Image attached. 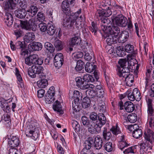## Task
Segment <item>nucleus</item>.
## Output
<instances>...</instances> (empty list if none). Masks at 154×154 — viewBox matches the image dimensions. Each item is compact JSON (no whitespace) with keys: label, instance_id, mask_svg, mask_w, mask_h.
<instances>
[{"label":"nucleus","instance_id":"nucleus-30","mask_svg":"<svg viewBox=\"0 0 154 154\" xmlns=\"http://www.w3.org/2000/svg\"><path fill=\"white\" fill-rule=\"evenodd\" d=\"M103 139L106 141L109 140L111 137V134L109 131H107V128H104V130L103 132Z\"/></svg>","mask_w":154,"mask_h":154},{"label":"nucleus","instance_id":"nucleus-13","mask_svg":"<svg viewBox=\"0 0 154 154\" xmlns=\"http://www.w3.org/2000/svg\"><path fill=\"white\" fill-rule=\"evenodd\" d=\"M103 143V140L100 136L97 135L95 137L94 146L96 149L98 150L100 149L102 147Z\"/></svg>","mask_w":154,"mask_h":154},{"label":"nucleus","instance_id":"nucleus-2","mask_svg":"<svg viewBox=\"0 0 154 154\" xmlns=\"http://www.w3.org/2000/svg\"><path fill=\"white\" fill-rule=\"evenodd\" d=\"M81 12V10L80 9L65 18L63 23V26L68 28H75L78 30L80 29L84 25L82 22L85 20L84 16L81 15L79 18V14Z\"/></svg>","mask_w":154,"mask_h":154},{"label":"nucleus","instance_id":"nucleus-28","mask_svg":"<svg viewBox=\"0 0 154 154\" xmlns=\"http://www.w3.org/2000/svg\"><path fill=\"white\" fill-rule=\"evenodd\" d=\"M109 22V20L105 18H103L101 20V28L103 30L105 33L107 32V30L108 27L107 25Z\"/></svg>","mask_w":154,"mask_h":154},{"label":"nucleus","instance_id":"nucleus-63","mask_svg":"<svg viewBox=\"0 0 154 154\" xmlns=\"http://www.w3.org/2000/svg\"><path fill=\"white\" fill-rule=\"evenodd\" d=\"M9 154H21L20 151L19 150L16 148H12L9 149Z\"/></svg>","mask_w":154,"mask_h":154},{"label":"nucleus","instance_id":"nucleus-9","mask_svg":"<svg viewBox=\"0 0 154 154\" xmlns=\"http://www.w3.org/2000/svg\"><path fill=\"white\" fill-rule=\"evenodd\" d=\"M63 56L62 54H57L54 57V65L55 66L59 68L61 67L63 63Z\"/></svg>","mask_w":154,"mask_h":154},{"label":"nucleus","instance_id":"nucleus-59","mask_svg":"<svg viewBox=\"0 0 154 154\" xmlns=\"http://www.w3.org/2000/svg\"><path fill=\"white\" fill-rule=\"evenodd\" d=\"M91 26L89 27V29L92 32H94L95 34L97 31V27L94 22H92Z\"/></svg>","mask_w":154,"mask_h":154},{"label":"nucleus","instance_id":"nucleus-44","mask_svg":"<svg viewBox=\"0 0 154 154\" xmlns=\"http://www.w3.org/2000/svg\"><path fill=\"white\" fill-rule=\"evenodd\" d=\"M133 91L135 100H136L137 101L140 100L141 98V96L140 91L136 88L134 89Z\"/></svg>","mask_w":154,"mask_h":154},{"label":"nucleus","instance_id":"nucleus-16","mask_svg":"<svg viewBox=\"0 0 154 154\" xmlns=\"http://www.w3.org/2000/svg\"><path fill=\"white\" fill-rule=\"evenodd\" d=\"M124 106L126 111L128 112H132L135 109L134 104L130 101H127L125 103Z\"/></svg>","mask_w":154,"mask_h":154},{"label":"nucleus","instance_id":"nucleus-33","mask_svg":"<svg viewBox=\"0 0 154 154\" xmlns=\"http://www.w3.org/2000/svg\"><path fill=\"white\" fill-rule=\"evenodd\" d=\"M54 96L47 94H46L45 96L46 103L48 104H50L53 103L54 100Z\"/></svg>","mask_w":154,"mask_h":154},{"label":"nucleus","instance_id":"nucleus-57","mask_svg":"<svg viewBox=\"0 0 154 154\" xmlns=\"http://www.w3.org/2000/svg\"><path fill=\"white\" fill-rule=\"evenodd\" d=\"M131 91V90H128L127 91L128 97L130 100L134 101L135 100V99L133 91L132 92Z\"/></svg>","mask_w":154,"mask_h":154},{"label":"nucleus","instance_id":"nucleus-37","mask_svg":"<svg viewBox=\"0 0 154 154\" xmlns=\"http://www.w3.org/2000/svg\"><path fill=\"white\" fill-rule=\"evenodd\" d=\"M84 62L81 60H79L77 62L76 66L75 67V69L77 71H80L82 70L84 68Z\"/></svg>","mask_w":154,"mask_h":154},{"label":"nucleus","instance_id":"nucleus-20","mask_svg":"<svg viewBox=\"0 0 154 154\" xmlns=\"http://www.w3.org/2000/svg\"><path fill=\"white\" fill-rule=\"evenodd\" d=\"M42 46V44L39 42L33 43L32 45L29 46V48L31 51H36L41 50Z\"/></svg>","mask_w":154,"mask_h":154},{"label":"nucleus","instance_id":"nucleus-60","mask_svg":"<svg viewBox=\"0 0 154 154\" xmlns=\"http://www.w3.org/2000/svg\"><path fill=\"white\" fill-rule=\"evenodd\" d=\"M127 61L126 59H120L118 63L121 67V68H124L126 67L127 65Z\"/></svg>","mask_w":154,"mask_h":154},{"label":"nucleus","instance_id":"nucleus-15","mask_svg":"<svg viewBox=\"0 0 154 154\" xmlns=\"http://www.w3.org/2000/svg\"><path fill=\"white\" fill-rule=\"evenodd\" d=\"M107 31V33H109V34H113L115 36H118L120 31V29L117 26L113 25L111 27H108Z\"/></svg>","mask_w":154,"mask_h":154},{"label":"nucleus","instance_id":"nucleus-6","mask_svg":"<svg viewBox=\"0 0 154 154\" xmlns=\"http://www.w3.org/2000/svg\"><path fill=\"white\" fill-rule=\"evenodd\" d=\"M117 26L121 27H125L128 23V20L126 17L120 14L116 17L113 20Z\"/></svg>","mask_w":154,"mask_h":154},{"label":"nucleus","instance_id":"nucleus-50","mask_svg":"<svg viewBox=\"0 0 154 154\" xmlns=\"http://www.w3.org/2000/svg\"><path fill=\"white\" fill-rule=\"evenodd\" d=\"M110 130L112 131L113 134L116 135L120 133V131L119 130V127L117 125L113 126L110 129Z\"/></svg>","mask_w":154,"mask_h":154},{"label":"nucleus","instance_id":"nucleus-7","mask_svg":"<svg viewBox=\"0 0 154 154\" xmlns=\"http://www.w3.org/2000/svg\"><path fill=\"white\" fill-rule=\"evenodd\" d=\"M88 129L89 132L92 134H97L100 131L101 125L95 124L92 121L90 122L88 124Z\"/></svg>","mask_w":154,"mask_h":154},{"label":"nucleus","instance_id":"nucleus-58","mask_svg":"<svg viewBox=\"0 0 154 154\" xmlns=\"http://www.w3.org/2000/svg\"><path fill=\"white\" fill-rule=\"evenodd\" d=\"M72 125L73 128L75 129L76 132H78L79 131L80 125L77 121H73L72 123Z\"/></svg>","mask_w":154,"mask_h":154},{"label":"nucleus","instance_id":"nucleus-23","mask_svg":"<svg viewBox=\"0 0 154 154\" xmlns=\"http://www.w3.org/2000/svg\"><path fill=\"white\" fill-rule=\"evenodd\" d=\"M4 101H0V106L4 111L6 113H9L11 111L10 107L8 105V103L4 100Z\"/></svg>","mask_w":154,"mask_h":154},{"label":"nucleus","instance_id":"nucleus-12","mask_svg":"<svg viewBox=\"0 0 154 154\" xmlns=\"http://www.w3.org/2000/svg\"><path fill=\"white\" fill-rule=\"evenodd\" d=\"M38 11V8L36 6L31 5L30 6L29 8L27 11V17H29V18L33 17L36 14Z\"/></svg>","mask_w":154,"mask_h":154},{"label":"nucleus","instance_id":"nucleus-3","mask_svg":"<svg viewBox=\"0 0 154 154\" xmlns=\"http://www.w3.org/2000/svg\"><path fill=\"white\" fill-rule=\"evenodd\" d=\"M37 123L36 122H32L26 127V135L30 137L34 140H36L39 135L40 128L37 127Z\"/></svg>","mask_w":154,"mask_h":154},{"label":"nucleus","instance_id":"nucleus-4","mask_svg":"<svg viewBox=\"0 0 154 154\" xmlns=\"http://www.w3.org/2000/svg\"><path fill=\"white\" fill-rule=\"evenodd\" d=\"M29 20L21 21L20 25L22 28L27 30H32L33 31H35L37 27V20L35 18H29Z\"/></svg>","mask_w":154,"mask_h":154},{"label":"nucleus","instance_id":"nucleus-51","mask_svg":"<svg viewBox=\"0 0 154 154\" xmlns=\"http://www.w3.org/2000/svg\"><path fill=\"white\" fill-rule=\"evenodd\" d=\"M129 146V144L127 143L126 141L120 142H119L118 145L119 148L122 150L124 148Z\"/></svg>","mask_w":154,"mask_h":154},{"label":"nucleus","instance_id":"nucleus-64","mask_svg":"<svg viewBox=\"0 0 154 154\" xmlns=\"http://www.w3.org/2000/svg\"><path fill=\"white\" fill-rule=\"evenodd\" d=\"M145 145V144L143 143L140 144V154H144L146 150Z\"/></svg>","mask_w":154,"mask_h":154},{"label":"nucleus","instance_id":"nucleus-24","mask_svg":"<svg viewBox=\"0 0 154 154\" xmlns=\"http://www.w3.org/2000/svg\"><path fill=\"white\" fill-rule=\"evenodd\" d=\"M80 104V102H78V100L77 99L76 100L72 102V108L74 113L75 112H77L80 110L81 108Z\"/></svg>","mask_w":154,"mask_h":154},{"label":"nucleus","instance_id":"nucleus-52","mask_svg":"<svg viewBox=\"0 0 154 154\" xmlns=\"http://www.w3.org/2000/svg\"><path fill=\"white\" fill-rule=\"evenodd\" d=\"M116 53L119 56L122 57L123 55V48L122 46H120L117 48Z\"/></svg>","mask_w":154,"mask_h":154},{"label":"nucleus","instance_id":"nucleus-41","mask_svg":"<svg viewBox=\"0 0 154 154\" xmlns=\"http://www.w3.org/2000/svg\"><path fill=\"white\" fill-rule=\"evenodd\" d=\"M54 45L55 48L58 51L61 50L63 48L62 42L60 40H55Z\"/></svg>","mask_w":154,"mask_h":154},{"label":"nucleus","instance_id":"nucleus-17","mask_svg":"<svg viewBox=\"0 0 154 154\" xmlns=\"http://www.w3.org/2000/svg\"><path fill=\"white\" fill-rule=\"evenodd\" d=\"M117 36L115 35L109 34L108 36H107L106 42L109 45H111L112 44H115L117 43Z\"/></svg>","mask_w":154,"mask_h":154},{"label":"nucleus","instance_id":"nucleus-18","mask_svg":"<svg viewBox=\"0 0 154 154\" xmlns=\"http://www.w3.org/2000/svg\"><path fill=\"white\" fill-rule=\"evenodd\" d=\"M146 102L147 104V111L148 115L149 116H152L154 113V109L153 108L152 99L150 98H146Z\"/></svg>","mask_w":154,"mask_h":154},{"label":"nucleus","instance_id":"nucleus-8","mask_svg":"<svg viewBox=\"0 0 154 154\" xmlns=\"http://www.w3.org/2000/svg\"><path fill=\"white\" fill-rule=\"evenodd\" d=\"M144 138L146 140L149 142L151 144L154 143V132L150 128L145 129L144 132Z\"/></svg>","mask_w":154,"mask_h":154},{"label":"nucleus","instance_id":"nucleus-47","mask_svg":"<svg viewBox=\"0 0 154 154\" xmlns=\"http://www.w3.org/2000/svg\"><path fill=\"white\" fill-rule=\"evenodd\" d=\"M28 53V51L26 48H24L21 50L20 52V59H21L22 60H24V59L25 58L26 55H27Z\"/></svg>","mask_w":154,"mask_h":154},{"label":"nucleus","instance_id":"nucleus-14","mask_svg":"<svg viewBox=\"0 0 154 154\" xmlns=\"http://www.w3.org/2000/svg\"><path fill=\"white\" fill-rule=\"evenodd\" d=\"M5 17V22L6 24L8 26H11L13 22V18L12 15L9 12H6Z\"/></svg>","mask_w":154,"mask_h":154},{"label":"nucleus","instance_id":"nucleus-49","mask_svg":"<svg viewBox=\"0 0 154 154\" xmlns=\"http://www.w3.org/2000/svg\"><path fill=\"white\" fill-rule=\"evenodd\" d=\"M83 79L84 81L87 82H93L94 80L92 76L88 74H86L84 75Z\"/></svg>","mask_w":154,"mask_h":154},{"label":"nucleus","instance_id":"nucleus-26","mask_svg":"<svg viewBox=\"0 0 154 154\" xmlns=\"http://www.w3.org/2000/svg\"><path fill=\"white\" fill-rule=\"evenodd\" d=\"M48 84V81L45 79H41L38 81L37 82V85L40 88H45Z\"/></svg>","mask_w":154,"mask_h":154},{"label":"nucleus","instance_id":"nucleus-38","mask_svg":"<svg viewBox=\"0 0 154 154\" xmlns=\"http://www.w3.org/2000/svg\"><path fill=\"white\" fill-rule=\"evenodd\" d=\"M82 94L78 91H74L73 92L72 98L73 99V101L76 100H78L79 102L80 97L81 99L82 97Z\"/></svg>","mask_w":154,"mask_h":154},{"label":"nucleus","instance_id":"nucleus-32","mask_svg":"<svg viewBox=\"0 0 154 154\" xmlns=\"http://www.w3.org/2000/svg\"><path fill=\"white\" fill-rule=\"evenodd\" d=\"M81 40L80 38L78 36H74L71 38L70 45L73 47L75 45H78Z\"/></svg>","mask_w":154,"mask_h":154},{"label":"nucleus","instance_id":"nucleus-46","mask_svg":"<svg viewBox=\"0 0 154 154\" xmlns=\"http://www.w3.org/2000/svg\"><path fill=\"white\" fill-rule=\"evenodd\" d=\"M69 4H70L69 2L66 0L63 1L62 5V8L63 11H66L69 10Z\"/></svg>","mask_w":154,"mask_h":154},{"label":"nucleus","instance_id":"nucleus-45","mask_svg":"<svg viewBox=\"0 0 154 154\" xmlns=\"http://www.w3.org/2000/svg\"><path fill=\"white\" fill-rule=\"evenodd\" d=\"M47 31L48 34L50 35H53L55 32V27L53 25H50L47 28Z\"/></svg>","mask_w":154,"mask_h":154},{"label":"nucleus","instance_id":"nucleus-39","mask_svg":"<svg viewBox=\"0 0 154 154\" xmlns=\"http://www.w3.org/2000/svg\"><path fill=\"white\" fill-rule=\"evenodd\" d=\"M128 121L131 123H133L136 121L137 116L136 114L131 113L129 114L127 117Z\"/></svg>","mask_w":154,"mask_h":154},{"label":"nucleus","instance_id":"nucleus-34","mask_svg":"<svg viewBox=\"0 0 154 154\" xmlns=\"http://www.w3.org/2000/svg\"><path fill=\"white\" fill-rule=\"evenodd\" d=\"M86 94L87 96L86 97L88 98H92L94 97L96 98V92L94 91L93 90L88 89L86 91Z\"/></svg>","mask_w":154,"mask_h":154},{"label":"nucleus","instance_id":"nucleus-1","mask_svg":"<svg viewBox=\"0 0 154 154\" xmlns=\"http://www.w3.org/2000/svg\"><path fill=\"white\" fill-rule=\"evenodd\" d=\"M27 0H8L5 2L4 7L5 10H13L16 9V5L18 4L21 8H19L14 11L15 16L20 19L26 18L29 19V17H27V12L25 9L27 6Z\"/></svg>","mask_w":154,"mask_h":154},{"label":"nucleus","instance_id":"nucleus-27","mask_svg":"<svg viewBox=\"0 0 154 154\" xmlns=\"http://www.w3.org/2000/svg\"><path fill=\"white\" fill-rule=\"evenodd\" d=\"M92 144L86 141L84 144V147L81 152V154H85V153L90 152L89 149L91 148Z\"/></svg>","mask_w":154,"mask_h":154},{"label":"nucleus","instance_id":"nucleus-42","mask_svg":"<svg viewBox=\"0 0 154 154\" xmlns=\"http://www.w3.org/2000/svg\"><path fill=\"white\" fill-rule=\"evenodd\" d=\"M142 134V131L141 129H138L137 130H134L133 132V137L136 139H137L141 136Z\"/></svg>","mask_w":154,"mask_h":154},{"label":"nucleus","instance_id":"nucleus-22","mask_svg":"<svg viewBox=\"0 0 154 154\" xmlns=\"http://www.w3.org/2000/svg\"><path fill=\"white\" fill-rule=\"evenodd\" d=\"M15 74L18 80L17 83L19 85V87L23 88L24 87V84L23 82L22 79L19 73V71L18 69L17 68H16L15 69Z\"/></svg>","mask_w":154,"mask_h":154},{"label":"nucleus","instance_id":"nucleus-54","mask_svg":"<svg viewBox=\"0 0 154 154\" xmlns=\"http://www.w3.org/2000/svg\"><path fill=\"white\" fill-rule=\"evenodd\" d=\"M98 109L99 112L104 113L106 111V107L104 103L100 104L98 106Z\"/></svg>","mask_w":154,"mask_h":154},{"label":"nucleus","instance_id":"nucleus-40","mask_svg":"<svg viewBox=\"0 0 154 154\" xmlns=\"http://www.w3.org/2000/svg\"><path fill=\"white\" fill-rule=\"evenodd\" d=\"M44 46L45 48L50 53L53 52L54 48L52 44L49 42H46L45 43Z\"/></svg>","mask_w":154,"mask_h":154},{"label":"nucleus","instance_id":"nucleus-11","mask_svg":"<svg viewBox=\"0 0 154 154\" xmlns=\"http://www.w3.org/2000/svg\"><path fill=\"white\" fill-rule=\"evenodd\" d=\"M129 37V33L127 31H123L119 35L118 38V41L119 42L121 43H123L126 42Z\"/></svg>","mask_w":154,"mask_h":154},{"label":"nucleus","instance_id":"nucleus-36","mask_svg":"<svg viewBox=\"0 0 154 154\" xmlns=\"http://www.w3.org/2000/svg\"><path fill=\"white\" fill-rule=\"evenodd\" d=\"M32 71L35 73L36 75L37 74V75L41 72L43 71V68L41 66L37 67L32 66Z\"/></svg>","mask_w":154,"mask_h":154},{"label":"nucleus","instance_id":"nucleus-35","mask_svg":"<svg viewBox=\"0 0 154 154\" xmlns=\"http://www.w3.org/2000/svg\"><path fill=\"white\" fill-rule=\"evenodd\" d=\"M104 149L108 152L112 151L113 149L112 143L108 142L103 146Z\"/></svg>","mask_w":154,"mask_h":154},{"label":"nucleus","instance_id":"nucleus-62","mask_svg":"<svg viewBox=\"0 0 154 154\" xmlns=\"http://www.w3.org/2000/svg\"><path fill=\"white\" fill-rule=\"evenodd\" d=\"M33 64H36L37 59H38V55L36 54H34L29 56Z\"/></svg>","mask_w":154,"mask_h":154},{"label":"nucleus","instance_id":"nucleus-48","mask_svg":"<svg viewBox=\"0 0 154 154\" xmlns=\"http://www.w3.org/2000/svg\"><path fill=\"white\" fill-rule=\"evenodd\" d=\"M125 51L128 53H132L133 52L134 47L133 45L130 44L126 45L125 47Z\"/></svg>","mask_w":154,"mask_h":154},{"label":"nucleus","instance_id":"nucleus-5","mask_svg":"<svg viewBox=\"0 0 154 154\" xmlns=\"http://www.w3.org/2000/svg\"><path fill=\"white\" fill-rule=\"evenodd\" d=\"M76 82V85L81 89L85 90L88 88H94L95 86L94 85L90 83H85L84 81H82V79L80 77H77L75 79Z\"/></svg>","mask_w":154,"mask_h":154},{"label":"nucleus","instance_id":"nucleus-61","mask_svg":"<svg viewBox=\"0 0 154 154\" xmlns=\"http://www.w3.org/2000/svg\"><path fill=\"white\" fill-rule=\"evenodd\" d=\"M37 20L43 21L45 20V16L44 14L41 12H39L37 14Z\"/></svg>","mask_w":154,"mask_h":154},{"label":"nucleus","instance_id":"nucleus-43","mask_svg":"<svg viewBox=\"0 0 154 154\" xmlns=\"http://www.w3.org/2000/svg\"><path fill=\"white\" fill-rule=\"evenodd\" d=\"M133 79L132 76L131 75L125 78V82L127 86H131L132 85L133 82Z\"/></svg>","mask_w":154,"mask_h":154},{"label":"nucleus","instance_id":"nucleus-19","mask_svg":"<svg viewBox=\"0 0 154 154\" xmlns=\"http://www.w3.org/2000/svg\"><path fill=\"white\" fill-rule=\"evenodd\" d=\"M53 108L54 111H57L60 114H63L62 105L59 101L57 100L55 101L53 104Z\"/></svg>","mask_w":154,"mask_h":154},{"label":"nucleus","instance_id":"nucleus-56","mask_svg":"<svg viewBox=\"0 0 154 154\" xmlns=\"http://www.w3.org/2000/svg\"><path fill=\"white\" fill-rule=\"evenodd\" d=\"M15 45L17 48L20 49L21 50L24 48H26V45L20 41H17L15 43Z\"/></svg>","mask_w":154,"mask_h":154},{"label":"nucleus","instance_id":"nucleus-25","mask_svg":"<svg viewBox=\"0 0 154 154\" xmlns=\"http://www.w3.org/2000/svg\"><path fill=\"white\" fill-rule=\"evenodd\" d=\"M96 67V66L93 65L89 62H87L85 65V69L87 72L91 73L95 70Z\"/></svg>","mask_w":154,"mask_h":154},{"label":"nucleus","instance_id":"nucleus-55","mask_svg":"<svg viewBox=\"0 0 154 154\" xmlns=\"http://www.w3.org/2000/svg\"><path fill=\"white\" fill-rule=\"evenodd\" d=\"M39 27L41 32H45L47 30V26L46 24L45 23H41L39 24Z\"/></svg>","mask_w":154,"mask_h":154},{"label":"nucleus","instance_id":"nucleus-29","mask_svg":"<svg viewBox=\"0 0 154 154\" xmlns=\"http://www.w3.org/2000/svg\"><path fill=\"white\" fill-rule=\"evenodd\" d=\"M98 120L99 123L98 125H100L102 126L104 125L106 122V118L103 113H100L98 115Z\"/></svg>","mask_w":154,"mask_h":154},{"label":"nucleus","instance_id":"nucleus-53","mask_svg":"<svg viewBox=\"0 0 154 154\" xmlns=\"http://www.w3.org/2000/svg\"><path fill=\"white\" fill-rule=\"evenodd\" d=\"M126 71V72L125 73H120V72H118L117 74L120 77H123L125 78L127 77L128 76H130V74L129 71V70L128 69H125Z\"/></svg>","mask_w":154,"mask_h":154},{"label":"nucleus","instance_id":"nucleus-10","mask_svg":"<svg viewBox=\"0 0 154 154\" xmlns=\"http://www.w3.org/2000/svg\"><path fill=\"white\" fill-rule=\"evenodd\" d=\"M8 144L12 148L17 147L19 144L20 141L18 138L16 136H11L10 139L8 138Z\"/></svg>","mask_w":154,"mask_h":154},{"label":"nucleus","instance_id":"nucleus-31","mask_svg":"<svg viewBox=\"0 0 154 154\" xmlns=\"http://www.w3.org/2000/svg\"><path fill=\"white\" fill-rule=\"evenodd\" d=\"M91 100L88 97H85L84 98L82 105V107L84 108H86L89 107L90 106Z\"/></svg>","mask_w":154,"mask_h":154},{"label":"nucleus","instance_id":"nucleus-21","mask_svg":"<svg viewBox=\"0 0 154 154\" xmlns=\"http://www.w3.org/2000/svg\"><path fill=\"white\" fill-rule=\"evenodd\" d=\"M35 35L32 32L26 33L24 37V40L27 42H31L35 39Z\"/></svg>","mask_w":154,"mask_h":154}]
</instances>
